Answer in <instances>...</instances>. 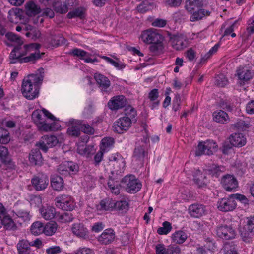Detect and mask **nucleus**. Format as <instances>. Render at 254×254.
<instances>
[{
    "label": "nucleus",
    "mask_w": 254,
    "mask_h": 254,
    "mask_svg": "<svg viewBox=\"0 0 254 254\" xmlns=\"http://www.w3.org/2000/svg\"><path fill=\"white\" fill-rule=\"evenodd\" d=\"M41 45L38 43H30L21 45H15L9 55L10 64L35 63L41 58L44 53H40L39 50Z\"/></svg>",
    "instance_id": "f257e3e1"
},
{
    "label": "nucleus",
    "mask_w": 254,
    "mask_h": 254,
    "mask_svg": "<svg viewBox=\"0 0 254 254\" xmlns=\"http://www.w3.org/2000/svg\"><path fill=\"white\" fill-rule=\"evenodd\" d=\"M44 69L40 68L36 74L29 75L23 79L21 92L24 97L28 100H33L38 97L40 86L44 78Z\"/></svg>",
    "instance_id": "f03ea898"
},
{
    "label": "nucleus",
    "mask_w": 254,
    "mask_h": 254,
    "mask_svg": "<svg viewBox=\"0 0 254 254\" xmlns=\"http://www.w3.org/2000/svg\"><path fill=\"white\" fill-rule=\"evenodd\" d=\"M202 0H186L185 8L191 14L190 20L191 22H196L209 16L211 11L205 9Z\"/></svg>",
    "instance_id": "7ed1b4c3"
},
{
    "label": "nucleus",
    "mask_w": 254,
    "mask_h": 254,
    "mask_svg": "<svg viewBox=\"0 0 254 254\" xmlns=\"http://www.w3.org/2000/svg\"><path fill=\"white\" fill-rule=\"evenodd\" d=\"M3 226L4 229L7 230L15 231L17 227L13 220L7 214L6 208L0 202V228Z\"/></svg>",
    "instance_id": "20e7f679"
},
{
    "label": "nucleus",
    "mask_w": 254,
    "mask_h": 254,
    "mask_svg": "<svg viewBox=\"0 0 254 254\" xmlns=\"http://www.w3.org/2000/svg\"><path fill=\"white\" fill-rule=\"evenodd\" d=\"M123 186L126 191L130 193H135L141 188V184L134 175L125 176L122 180Z\"/></svg>",
    "instance_id": "39448f33"
},
{
    "label": "nucleus",
    "mask_w": 254,
    "mask_h": 254,
    "mask_svg": "<svg viewBox=\"0 0 254 254\" xmlns=\"http://www.w3.org/2000/svg\"><path fill=\"white\" fill-rule=\"evenodd\" d=\"M218 146L213 140L200 142L195 151V156H200L203 154L210 155L217 151Z\"/></svg>",
    "instance_id": "423d86ee"
},
{
    "label": "nucleus",
    "mask_w": 254,
    "mask_h": 254,
    "mask_svg": "<svg viewBox=\"0 0 254 254\" xmlns=\"http://www.w3.org/2000/svg\"><path fill=\"white\" fill-rule=\"evenodd\" d=\"M55 204L57 207L63 210L71 211L75 207L72 198L66 195H62L55 199Z\"/></svg>",
    "instance_id": "0eeeda50"
},
{
    "label": "nucleus",
    "mask_w": 254,
    "mask_h": 254,
    "mask_svg": "<svg viewBox=\"0 0 254 254\" xmlns=\"http://www.w3.org/2000/svg\"><path fill=\"white\" fill-rule=\"evenodd\" d=\"M169 42L172 47L177 51H180L187 47V41L185 37L182 34H174L168 33Z\"/></svg>",
    "instance_id": "6e6552de"
},
{
    "label": "nucleus",
    "mask_w": 254,
    "mask_h": 254,
    "mask_svg": "<svg viewBox=\"0 0 254 254\" xmlns=\"http://www.w3.org/2000/svg\"><path fill=\"white\" fill-rule=\"evenodd\" d=\"M237 204L232 194L228 198H223L218 200L217 207L219 210L223 212L231 211L236 208Z\"/></svg>",
    "instance_id": "1a4fd4ad"
},
{
    "label": "nucleus",
    "mask_w": 254,
    "mask_h": 254,
    "mask_svg": "<svg viewBox=\"0 0 254 254\" xmlns=\"http://www.w3.org/2000/svg\"><path fill=\"white\" fill-rule=\"evenodd\" d=\"M216 232L217 236L224 240H230L235 238L236 233L231 226L222 225L217 227Z\"/></svg>",
    "instance_id": "9d476101"
},
{
    "label": "nucleus",
    "mask_w": 254,
    "mask_h": 254,
    "mask_svg": "<svg viewBox=\"0 0 254 254\" xmlns=\"http://www.w3.org/2000/svg\"><path fill=\"white\" fill-rule=\"evenodd\" d=\"M58 142L57 137L54 135H45L42 137L36 145L42 150L46 152L48 149L55 146Z\"/></svg>",
    "instance_id": "9b49d317"
},
{
    "label": "nucleus",
    "mask_w": 254,
    "mask_h": 254,
    "mask_svg": "<svg viewBox=\"0 0 254 254\" xmlns=\"http://www.w3.org/2000/svg\"><path fill=\"white\" fill-rule=\"evenodd\" d=\"M131 123V122L129 117L124 116L120 118L114 123L113 127L115 132L118 133H123L124 131L128 129Z\"/></svg>",
    "instance_id": "f8f14e48"
},
{
    "label": "nucleus",
    "mask_w": 254,
    "mask_h": 254,
    "mask_svg": "<svg viewBox=\"0 0 254 254\" xmlns=\"http://www.w3.org/2000/svg\"><path fill=\"white\" fill-rule=\"evenodd\" d=\"M221 183L224 189L227 191H233L238 187V181L236 178L229 174L223 176Z\"/></svg>",
    "instance_id": "ddd939ff"
},
{
    "label": "nucleus",
    "mask_w": 254,
    "mask_h": 254,
    "mask_svg": "<svg viewBox=\"0 0 254 254\" xmlns=\"http://www.w3.org/2000/svg\"><path fill=\"white\" fill-rule=\"evenodd\" d=\"M125 97L123 95H118L112 97L108 103V106L112 110H117L122 108L127 104Z\"/></svg>",
    "instance_id": "4468645a"
},
{
    "label": "nucleus",
    "mask_w": 254,
    "mask_h": 254,
    "mask_svg": "<svg viewBox=\"0 0 254 254\" xmlns=\"http://www.w3.org/2000/svg\"><path fill=\"white\" fill-rule=\"evenodd\" d=\"M94 78L102 93H109L110 91L109 89L111 85V82L109 79L104 75L100 73H95Z\"/></svg>",
    "instance_id": "2eb2a0df"
},
{
    "label": "nucleus",
    "mask_w": 254,
    "mask_h": 254,
    "mask_svg": "<svg viewBox=\"0 0 254 254\" xmlns=\"http://www.w3.org/2000/svg\"><path fill=\"white\" fill-rule=\"evenodd\" d=\"M147 137L144 138L140 143L136 144L133 153L134 157L141 159L147 155Z\"/></svg>",
    "instance_id": "dca6fc26"
},
{
    "label": "nucleus",
    "mask_w": 254,
    "mask_h": 254,
    "mask_svg": "<svg viewBox=\"0 0 254 254\" xmlns=\"http://www.w3.org/2000/svg\"><path fill=\"white\" fill-rule=\"evenodd\" d=\"M68 124L71 126L67 129L68 134L73 137H78L81 133L80 126L82 125V122L80 120L71 119L68 121Z\"/></svg>",
    "instance_id": "f3484780"
},
{
    "label": "nucleus",
    "mask_w": 254,
    "mask_h": 254,
    "mask_svg": "<svg viewBox=\"0 0 254 254\" xmlns=\"http://www.w3.org/2000/svg\"><path fill=\"white\" fill-rule=\"evenodd\" d=\"M188 210L189 214L195 218H199L206 213L205 206L197 203L190 205Z\"/></svg>",
    "instance_id": "a211bd4d"
},
{
    "label": "nucleus",
    "mask_w": 254,
    "mask_h": 254,
    "mask_svg": "<svg viewBox=\"0 0 254 254\" xmlns=\"http://www.w3.org/2000/svg\"><path fill=\"white\" fill-rule=\"evenodd\" d=\"M31 183L37 190H42L46 188L48 184V179L46 176H35L31 180Z\"/></svg>",
    "instance_id": "6ab92c4d"
},
{
    "label": "nucleus",
    "mask_w": 254,
    "mask_h": 254,
    "mask_svg": "<svg viewBox=\"0 0 254 254\" xmlns=\"http://www.w3.org/2000/svg\"><path fill=\"white\" fill-rule=\"evenodd\" d=\"M237 76L240 83H245L251 80L254 76V70L245 68H240L237 70Z\"/></svg>",
    "instance_id": "aec40b11"
},
{
    "label": "nucleus",
    "mask_w": 254,
    "mask_h": 254,
    "mask_svg": "<svg viewBox=\"0 0 254 254\" xmlns=\"http://www.w3.org/2000/svg\"><path fill=\"white\" fill-rule=\"evenodd\" d=\"M141 39L145 43L152 44L161 41V35L151 31H144L141 35Z\"/></svg>",
    "instance_id": "412c9836"
},
{
    "label": "nucleus",
    "mask_w": 254,
    "mask_h": 254,
    "mask_svg": "<svg viewBox=\"0 0 254 254\" xmlns=\"http://www.w3.org/2000/svg\"><path fill=\"white\" fill-rule=\"evenodd\" d=\"M115 238V233L114 231L111 228H109L103 231L98 237V240L103 244L108 245L113 242Z\"/></svg>",
    "instance_id": "4be33fe9"
},
{
    "label": "nucleus",
    "mask_w": 254,
    "mask_h": 254,
    "mask_svg": "<svg viewBox=\"0 0 254 254\" xmlns=\"http://www.w3.org/2000/svg\"><path fill=\"white\" fill-rule=\"evenodd\" d=\"M230 142L233 146L241 147L246 143V138L245 135L241 133H235L229 137Z\"/></svg>",
    "instance_id": "5701e85b"
},
{
    "label": "nucleus",
    "mask_w": 254,
    "mask_h": 254,
    "mask_svg": "<svg viewBox=\"0 0 254 254\" xmlns=\"http://www.w3.org/2000/svg\"><path fill=\"white\" fill-rule=\"evenodd\" d=\"M39 148L33 149L29 155L30 162L34 165H41L43 158Z\"/></svg>",
    "instance_id": "b1692460"
},
{
    "label": "nucleus",
    "mask_w": 254,
    "mask_h": 254,
    "mask_svg": "<svg viewBox=\"0 0 254 254\" xmlns=\"http://www.w3.org/2000/svg\"><path fill=\"white\" fill-rule=\"evenodd\" d=\"M71 229L73 233L79 237L85 238L88 235V230L83 223L73 224Z\"/></svg>",
    "instance_id": "393cba45"
},
{
    "label": "nucleus",
    "mask_w": 254,
    "mask_h": 254,
    "mask_svg": "<svg viewBox=\"0 0 254 254\" xmlns=\"http://www.w3.org/2000/svg\"><path fill=\"white\" fill-rule=\"evenodd\" d=\"M40 212L42 217L47 220L52 219L56 215L55 208L51 206H42L40 209Z\"/></svg>",
    "instance_id": "a878e982"
},
{
    "label": "nucleus",
    "mask_w": 254,
    "mask_h": 254,
    "mask_svg": "<svg viewBox=\"0 0 254 254\" xmlns=\"http://www.w3.org/2000/svg\"><path fill=\"white\" fill-rule=\"evenodd\" d=\"M25 7L26 14L28 16H35L41 12L40 7L32 1L27 2Z\"/></svg>",
    "instance_id": "bb28decb"
},
{
    "label": "nucleus",
    "mask_w": 254,
    "mask_h": 254,
    "mask_svg": "<svg viewBox=\"0 0 254 254\" xmlns=\"http://www.w3.org/2000/svg\"><path fill=\"white\" fill-rule=\"evenodd\" d=\"M213 120L219 123L226 124L229 122L228 115L223 110H217L213 113Z\"/></svg>",
    "instance_id": "cd10ccee"
},
{
    "label": "nucleus",
    "mask_w": 254,
    "mask_h": 254,
    "mask_svg": "<svg viewBox=\"0 0 254 254\" xmlns=\"http://www.w3.org/2000/svg\"><path fill=\"white\" fill-rule=\"evenodd\" d=\"M31 246L27 240H21L17 244V249L19 254H30Z\"/></svg>",
    "instance_id": "c85d7f7f"
},
{
    "label": "nucleus",
    "mask_w": 254,
    "mask_h": 254,
    "mask_svg": "<svg viewBox=\"0 0 254 254\" xmlns=\"http://www.w3.org/2000/svg\"><path fill=\"white\" fill-rule=\"evenodd\" d=\"M119 180L120 178L118 177L110 176L109 180L108 182V186L110 190L116 195L120 193Z\"/></svg>",
    "instance_id": "c756f323"
},
{
    "label": "nucleus",
    "mask_w": 254,
    "mask_h": 254,
    "mask_svg": "<svg viewBox=\"0 0 254 254\" xmlns=\"http://www.w3.org/2000/svg\"><path fill=\"white\" fill-rule=\"evenodd\" d=\"M114 201L115 200L112 198H106L101 201L100 204L97 206V209L99 210H112L115 207Z\"/></svg>",
    "instance_id": "7c9ffc66"
},
{
    "label": "nucleus",
    "mask_w": 254,
    "mask_h": 254,
    "mask_svg": "<svg viewBox=\"0 0 254 254\" xmlns=\"http://www.w3.org/2000/svg\"><path fill=\"white\" fill-rule=\"evenodd\" d=\"M224 171V167L223 166L213 164L206 170V172L212 177L218 178Z\"/></svg>",
    "instance_id": "2f4dec72"
},
{
    "label": "nucleus",
    "mask_w": 254,
    "mask_h": 254,
    "mask_svg": "<svg viewBox=\"0 0 254 254\" xmlns=\"http://www.w3.org/2000/svg\"><path fill=\"white\" fill-rule=\"evenodd\" d=\"M14 219L18 218L21 219L22 222L29 221L30 219L29 212L24 209H16L15 211H13Z\"/></svg>",
    "instance_id": "473e14b6"
},
{
    "label": "nucleus",
    "mask_w": 254,
    "mask_h": 254,
    "mask_svg": "<svg viewBox=\"0 0 254 254\" xmlns=\"http://www.w3.org/2000/svg\"><path fill=\"white\" fill-rule=\"evenodd\" d=\"M206 176L202 174L200 171L197 170L194 176V181L199 188H203L206 187V183L205 181Z\"/></svg>",
    "instance_id": "72a5a7b5"
},
{
    "label": "nucleus",
    "mask_w": 254,
    "mask_h": 254,
    "mask_svg": "<svg viewBox=\"0 0 254 254\" xmlns=\"http://www.w3.org/2000/svg\"><path fill=\"white\" fill-rule=\"evenodd\" d=\"M51 184L54 190L60 191L62 190L64 187V181L60 176H54L51 178Z\"/></svg>",
    "instance_id": "f704fd0d"
},
{
    "label": "nucleus",
    "mask_w": 254,
    "mask_h": 254,
    "mask_svg": "<svg viewBox=\"0 0 254 254\" xmlns=\"http://www.w3.org/2000/svg\"><path fill=\"white\" fill-rule=\"evenodd\" d=\"M57 227L58 225L55 222H48L44 226L43 233L47 236H52L56 232Z\"/></svg>",
    "instance_id": "c9c22d12"
},
{
    "label": "nucleus",
    "mask_w": 254,
    "mask_h": 254,
    "mask_svg": "<svg viewBox=\"0 0 254 254\" xmlns=\"http://www.w3.org/2000/svg\"><path fill=\"white\" fill-rule=\"evenodd\" d=\"M173 241L178 244H182L187 238V234L182 231H178L172 234Z\"/></svg>",
    "instance_id": "e433bc0d"
},
{
    "label": "nucleus",
    "mask_w": 254,
    "mask_h": 254,
    "mask_svg": "<svg viewBox=\"0 0 254 254\" xmlns=\"http://www.w3.org/2000/svg\"><path fill=\"white\" fill-rule=\"evenodd\" d=\"M44 226L43 224L39 222L36 221L34 222L31 226V232L34 235H38L43 233Z\"/></svg>",
    "instance_id": "4c0bfd02"
},
{
    "label": "nucleus",
    "mask_w": 254,
    "mask_h": 254,
    "mask_svg": "<svg viewBox=\"0 0 254 254\" xmlns=\"http://www.w3.org/2000/svg\"><path fill=\"white\" fill-rule=\"evenodd\" d=\"M0 160L5 164H8L10 163L8 149L3 146H0Z\"/></svg>",
    "instance_id": "58836bf2"
},
{
    "label": "nucleus",
    "mask_w": 254,
    "mask_h": 254,
    "mask_svg": "<svg viewBox=\"0 0 254 254\" xmlns=\"http://www.w3.org/2000/svg\"><path fill=\"white\" fill-rule=\"evenodd\" d=\"M5 37L8 41L15 42L16 45H21V46H23V42L20 37L11 32L5 33Z\"/></svg>",
    "instance_id": "ea45409f"
},
{
    "label": "nucleus",
    "mask_w": 254,
    "mask_h": 254,
    "mask_svg": "<svg viewBox=\"0 0 254 254\" xmlns=\"http://www.w3.org/2000/svg\"><path fill=\"white\" fill-rule=\"evenodd\" d=\"M53 7L54 10L57 13L64 14L66 13L68 11V8L66 7L64 3V4H62L60 2H54L53 3Z\"/></svg>",
    "instance_id": "a19ab883"
},
{
    "label": "nucleus",
    "mask_w": 254,
    "mask_h": 254,
    "mask_svg": "<svg viewBox=\"0 0 254 254\" xmlns=\"http://www.w3.org/2000/svg\"><path fill=\"white\" fill-rule=\"evenodd\" d=\"M41 112V111L36 110L34 111L32 114V119L37 126L41 124V123H43V122L46 120L45 119L42 117V114Z\"/></svg>",
    "instance_id": "79ce46f5"
},
{
    "label": "nucleus",
    "mask_w": 254,
    "mask_h": 254,
    "mask_svg": "<svg viewBox=\"0 0 254 254\" xmlns=\"http://www.w3.org/2000/svg\"><path fill=\"white\" fill-rule=\"evenodd\" d=\"M10 140L8 131L0 127V143L6 144Z\"/></svg>",
    "instance_id": "37998d69"
},
{
    "label": "nucleus",
    "mask_w": 254,
    "mask_h": 254,
    "mask_svg": "<svg viewBox=\"0 0 254 254\" xmlns=\"http://www.w3.org/2000/svg\"><path fill=\"white\" fill-rule=\"evenodd\" d=\"M163 227H159L157 230V233L160 235L167 234L172 229L170 222L165 221L162 224Z\"/></svg>",
    "instance_id": "c03bdc74"
},
{
    "label": "nucleus",
    "mask_w": 254,
    "mask_h": 254,
    "mask_svg": "<svg viewBox=\"0 0 254 254\" xmlns=\"http://www.w3.org/2000/svg\"><path fill=\"white\" fill-rule=\"evenodd\" d=\"M69 54L73 56L77 57L83 60L84 57H86L88 53L83 50L75 48L72 49L69 52Z\"/></svg>",
    "instance_id": "a18cd8bd"
},
{
    "label": "nucleus",
    "mask_w": 254,
    "mask_h": 254,
    "mask_svg": "<svg viewBox=\"0 0 254 254\" xmlns=\"http://www.w3.org/2000/svg\"><path fill=\"white\" fill-rule=\"evenodd\" d=\"M228 83V80L223 74L218 75L216 77L215 84L221 87H224Z\"/></svg>",
    "instance_id": "49530a36"
},
{
    "label": "nucleus",
    "mask_w": 254,
    "mask_h": 254,
    "mask_svg": "<svg viewBox=\"0 0 254 254\" xmlns=\"http://www.w3.org/2000/svg\"><path fill=\"white\" fill-rule=\"evenodd\" d=\"M68 167V173L69 174H76L79 169V167L77 163L72 161H67Z\"/></svg>",
    "instance_id": "de8ad7c7"
},
{
    "label": "nucleus",
    "mask_w": 254,
    "mask_h": 254,
    "mask_svg": "<svg viewBox=\"0 0 254 254\" xmlns=\"http://www.w3.org/2000/svg\"><path fill=\"white\" fill-rule=\"evenodd\" d=\"M232 126L237 129L244 130L250 127L249 123L245 122L244 121L238 119L237 122L232 125Z\"/></svg>",
    "instance_id": "09e8293b"
},
{
    "label": "nucleus",
    "mask_w": 254,
    "mask_h": 254,
    "mask_svg": "<svg viewBox=\"0 0 254 254\" xmlns=\"http://www.w3.org/2000/svg\"><path fill=\"white\" fill-rule=\"evenodd\" d=\"M115 207L114 209L117 210L126 211L127 210L128 205V203L126 201H114Z\"/></svg>",
    "instance_id": "8fccbe9b"
},
{
    "label": "nucleus",
    "mask_w": 254,
    "mask_h": 254,
    "mask_svg": "<svg viewBox=\"0 0 254 254\" xmlns=\"http://www.w3.org/2000/svg\"><path fill=\"white\" fill-rule=\"evenodd\" d=\"M83 14L84 12L82 9L81 8H77L69 12L67 14V16L68 18L71 19L77 17H82Z\"/></svg>",
    "instance_id": "3c124183"
},
{
    "label": "nucleus",
    "mask_w": 254,
    "mask_h": 254,
    "mask_svg": "<svg viewBox=\"0 0 254 254\" xmlns=\"http://www.w3.org/2000/svg\"><path fill=\"white\" fill-rule=\"evenodd\" d=\"M152 44V45L149 47L150 52L154 54H159L161 52L163 48L161 41Z\"/></svg>",
    "instance_id": "603ef678"
},
{
    "label": "nucleus",
    "mask_w": 254,
    "mask_h": 254,
    "mask_svg": "<svg viewBox=\"0 0 254 254\" xmlns=\"http://www.w3.org/2000/svg\"><path fill=\"white\" fill-rule=\"evenodd\" d=\"M24 34L26 37L31 38L34 40L38 39L40 37V33L36 27H34L31 31L24 33Z\"/></svg>",
    "instance_id": "864d4df0"
},
{
    "label": "nucleus",
    "mask_w": 254,
    "mask_h": 254,
    "mask_svg": "<svg viewBox=\"0 0 254 254\" xmlns=\"http://www.w3.org/2000/svg\"><path fill=\"white\" fill-rule=\"evenodd\" d=\"M64 38L60 34L54 35L51 38V44L53 45L58 46L64 43Z\"/></svg>",
    "instance_id": "5fc2aeb1"
},
{
    "label": "nucleus",
    "mask_w": 254,
    "mask_h": 254,
    "mask_svg": "<svg viewBox=\"0 0 254 254\" xmlns=\"http://www.w3.org/2000/svg\"><path fill=\"white\" fill-rule=\"evenodd\" d=\"M73 218L72 214L70 212H64L59 217V219L61 221L64 223L71 222L73 220Z\"/></svg>",
    "instance_id": "6e6d98bb"
},
{
    "label": "nucleus",
    "mask_w": 254,
    "mask_h": 254,
    "mask_svg": "<svg viewBox=\"0 0 254 254\" xmlns=\"http://www.w3.org/2000/svg\"><path fill=\"white\" fill-rule=\"evenodd\" d=\"M125 117H129L131 122V120H133L137 115L136 111L135 109L130 106H128L127 108L125 110Z\"/></svg>",
    "instance_id": "4d7b16f0"
},
{
    "label": "nucleus",
    "mask_w": 254,
    "mask_h": 254,
    "mask_svg": "<svg viewBox=\"0 0 254 254\" xmlns=\"http://www.w3.org/2000/svg\"><path fill=\"white\" fill-rule=\"evenodd\" d=\"M102 58L105 60L107 62L112 64L113 66L119 69H122L125 67V65L123 64H120L118 62H116L112 59L107 57V56H103Z\"/></svg>",
    "instance_id": "13d9d810"
},
{
    "label": "nucleus",
    "mask_w": 254,
    "mask_h": 254,
    "mask_svg": "<svg viewBox=\"0 0 254 254\" xmlns=\"http://www.w3.org/2000/svg\"><path fill=\"white\" fill-rule=\"evenodd\" d=\"M150 6L148 1H143L137 6V9L138 12L143 13L149 10Z\"/></svg>",
    "instance_id": "bf43d9fd"
},
{
    "label": "nucleus",
    "mask_w": 254,
    "mask_h": 254,
    "mask_svg": "<svg viewBox=\"0 0 254 254\" xmlns=\"http://www.w3.org/2000/svg\"><path fill=\"white\" fill-rule=\"evenodd\" d=\"M67 161H65L59 165L57 169L58 172L62 175H67L68 173V167Z\"/></svg>",
    "instance_id": "052dcab7"
},
{
    "label": "nucleus",
    "mask_w": 254,
    "mask_h": 254,
    "mask_svg": "<svg viewBox=\"0 0 254 254\" xmlns=\"http://www.w3.org/2000/svg\"><path fill=\"white\" fill-rule=\"evenodd\" d=\"M254 234H251L248 230H243L241 231V235L244 241L249 243L251 241V236Z\"/></svg>",
    "instance_id": "680f3d73"
},
{
    "label": "nucleus",
    "mask_w": 254,
    "mask_h": 254,
    "mask_svg": "<svg viewBox=\"0 0 254 254\" xmlns=\"http://www.w3.org/2000/svg\"><path fill=\"white\" fill-rule=\"evenodd\" d=\"M247 220V229L251 234H254V216L248 217Z\"/></svg>",
    "instance_id": "e2e57ef3"
},
{
    "label": "nucleus",
    "mask_w": 254,
    "mask_h": 254,
    "mask_svg": "<svg viewBox=\"0 0 254 254\" xmlns=\"http://www.w3.org/2000/svg\"><path fill=\"white\" fill-rule=\"evenodd\" d=\"M232 196L234 198V199H237L239 200L241 203L246 204L248 203L249 200L244 195L240 194L239 193L233 194Z\"/></svg>",
    "instance_id": "0e129e2a"
},
{
    "label": "nucleus",
    "mask_w": 254,
    "mask_h": 254,
    "mask_svg": "<svg viewBox=\"0 0 254 254\" xmlns=\"http://www.w3.org/2000/svg\"><path fill=\"white\" fill-rule=\"evenodd\" d=\"M39 130L45 131H51L52 130V126L51 125L46 123V121H44L43 123H41V124H39L37 126Z\"/></svg>",
    "instance_id": "69168bd1"
},
{
    "label": "nucleus",
    "mask_w": 254,
    "mask_h": 254,
    "mask_svg": "<svg viewBox=\"0 0 254 254\" xmlns=\"http://www.w3.org/2000/svg\"><path fill=\"white\" fill-rule=\"evenodd\" d=\"M181 250L178 246L170 245L167 249V253L168 254H180Z\"/></svg>",
    "instance_id": "338daca9"
},
{
    "label": "nucleus",
    "mask_w": 254,
    "mask_h": 254,
    "mask_svg": "<svg viewBox=\"0 0 254 254\" xmlns=\"http://www.w3.org/2000/svg\"><path fill=\"white\" fill-rule=\"evenodd\" d=\"M75 254H95V253L91 249L83 247L78 249L76 251Z\"/></svg>",
    "instance_id": "774afa93"
}]
</instances>
